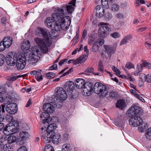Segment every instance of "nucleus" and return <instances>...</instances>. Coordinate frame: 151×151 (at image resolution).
Listing matches in <instances>:
<instances>
[{
    "mask_svg": "<svg viewBox=\"0 0 151 151\" xmlns=\"http://www.w3.org/2000/svg\"><path fill=\"white\" fill-rule=\"evenodd\" d=\"M76 0H72L68 5H63L58 8L52 14V17L47 18L45 21V25L53 31H59L63 28L69 26L71 23L70 18L66 16L72 13L74 10Z\"/></svg>",
    "mask_w": 151,
    "mask_h": 151,
    "instance_id": "f257e3e1",
    "label": "nucleus"
},
{
    "mask_svg": "<svg viewBox=\"0 0 151 151\" xmlns=\"http://www.w3.org/2000/svg\"><path fill=\"white\" fill-rule=\"evenodd\" d=\"M37 35L40 37L42 36L45 42L43 40L38 37L35 38V42L40 48L43 53H46L48 51V47L51 44V42L50 40L51 37L50 33L46 29L41 28L38 31Z\"/></svg>",
    "mask_w": 151,
    "mask_h": 151,
    "instance_id": "f03ea898",
    "label": "nucleus"
},
{
    "mask_svg": "<svg viewBox=\"0 0 151 151\" xmlns=\"http://www.w3.org/2000/svg\"><path fill=\"white\" fill-rule=\"evenodd\" d=\"M56 128L55 124H50L47 129V133L48 142L50 143L51 141L55 144H57L60 140V137L59 135H55V132L54 130ZM48 140V139L47 140Z\"/></svg>",
    "mask_w": 151,
    "mask_h": 151,
    "instance_id": "7ed1b4c3",
    "label": "nucleus"
},
{
    "mask_svg": "<svg viewBox=\"0 0 151 151\" xmlns=\"http://www.w3.org/2000/svg\"><path fill=\"white\" fill-rule=\"evenodd\" d=\"M38 57L36 55H31L26 54V53H21L17 55V62H24L26 63V61H31L33 63H35L38 61Z\"/></svg>",
    "mask_w": 151,
    "mask_h": 151,
    "instance_id": "20e7f679",
    "label": "nucleus"
},
{
    "mask_svg": "<svg viewBox=\"0 0 151 151\" xmlns=\"http://www.w3.org/2000/svg\"><path fill=\"white\" fill-rule=\"evenodd\" d=\"M30 42L28 40H24L22 44L21 49L24 53H26L32 55H36L37 56L40 57V56L41 55V53L39 49H34L32 50V52L29 50L30 48Z\"/></svg>",
    "mask_w": 151,
    "mask_h": 151,
    "instance_id": "39448f33",
    "label": "nucleus"
},
{
    "mask_svg": "<svg viewBox=\"0 0 151 151\" xmlns=\"http://www.w3.org/2000/svg\"><path fill=\"white\" fill-rule=\"evenodd\" d=\"M18 131V129L15 124L10 123L4 127L3 132L6 135H9L12 134H14Z\"/></svg>",
    "mask_w": 151,
    "mask_h": 151,
    "instance_id": "423d86ee",
    "label": "nucleus"
},
{
    "mask_svg": "<svg viewBox=\"0 0 151 151\" xmlns=\"http://www.w3.org/2000/svg\"><path fill=\"white\" fill-rule=\"evenodd\" d=\"M108 89L107 86H104L100 82H96L94 85L93 91L96 94L102 95Z\"/></svg>",
    "mask_w": 151,
    "mask_h": 151,
    "instance_id": "0eeeda50",
    "label": "nucleus"
},
{
    "mask_svg": "<svg viewBox=\"0 0 151 151\" xmlns=\"http://www.w3.org/2000/svg\"><path fill=\"white\" fill-rule=\"evenodd\" d=\"M6 62L10 66H14L16 63L17 54L14 52H9L7 55Z\"/></svg>",
    "mask_w": 151,
    "mask_h": 151,
    "instance_id": "6e6552de",
    "label": "nucleus"
},
{
    "mask_svg": "<svg viewBox=\"0 0 151 151\" xmlns=\"http://www.w3.org/2000/svg\"><path fill=\"white\" fill-rule=\"evenodd\" d=\"M142 111L141 108L137 106H134L131 107L128 110V116L131 117H134V116H139V114Z\"/></svg>",
    "mask_w": 151,
    "mask_h": 151,
    "instance_id": "1a4fd4ad",
    "label": "nucleus"
},
{
    "mask_svg": "<svg viewBox=\"0 0 151 151\" xmlns=\"http://www.w3.org/2000/svg\"><path fill=\"white\" fill-rule=\"evenodd\" d=\"M57 89L55 91L57 96L54 97H57L58 99L60 100H65L67 98V95L66 91L62 88L60 87Z\"/></svg>",
    "mask_w": 151,
    "mask_h": 151,
    "instance_id": "9d476101",
    "label": "nucleus"
},
{
    "mask_svg": "<svg viewBox=\"0 0 151 151\" xmlns=\"http://www.w3.org/2000/svg\"><path fill=\"white\" fill-rule=\"evenodd\" d=\"M117 45V43L115 42L112 46L110 45H104L106 53L110 57H111L115 52Z\"/></svg>",
    "mask_w": 151,
    "mask_h": 151,
    "instance_id": "9b49d317",
    "label": "nucleus"
},
{
    "mask_svg": "<svg viewBox=\"0 0 151 151\" xmlns=\"http://www.w3.org/2000/svg\"><path fill=\"white\" fill-rule=\"evenodd\" d=\"M101 27L99 30V34L100 35L101 37H105L107 35V32L109 31L110 28L107 26V24L106 23L101 22L100 23Z\"/></svg>",
    "mask_w": 151,
    "mask_h": 151,
    "instance_id": "f8f14e48",
    "label": "nucleus"
},
{
    "mask_svg": "<svg viewBox=\"0 0 151 151\" xmlns=\"http://www.w3.org/2000/svg\"><path fill=\"white\" fill-rule=\"evenodd\" d=\"M82 88L83 89L84 95L86 96H89L93 92V84L90 82H87Z\"/></svg>",
    "mask_w": 151,
    "mask_h": 151,
    "instance_id": "ddd939ff",
    "label": "nucleus"
},
{
    "mask_svg": "<svg viewBox=\"0 0 151 151\" xmlns=\"http://www.w3.org/2000/svg\"><path fill=\"white\" fill-rule=\"evenodd\" d=\"M15 103H11L8 104L5 109L6 111L10 114H14L17 111V108Z\"/></svg>",
    "mask_w": 151,
    "mask_h": 151,
    "instance_id": "4468645a",
    "label": "nucleus"
},
{
    "mask_svg": "<svg viewBox=\"0 0 151 151\" xmlns=\"http://www.w3.org/2000/svg\"><path fill=\"white\" fill-rule=\"evenodd\" d=\"M106 92L103 95H100L99 96L100 98H101L104 97H106L107 99L109 100H110L111 99H115L118 96V92L115 91H111L110 92L108 96V92L106 91Z\"/></svg>",
    "mask_w": 151,
    "mask_h": 151,
    "instance_id": "2eb2a0df",
    "label": "nucleus"
},
{
    "mask_svg": "<svg viewBox=\"0 0 151 151\" xmlns=\"http://www.w3.org/2000/svg\"><path fill=\"white\" fill-rule=\"evenodd\" d=\"M47 128H46L45 126V127H42L41 128V130L40 131V135L42 137V140L43 141L44 143H47L48 140L47 135Z\"/></svg>",
    "mask_w": 151,
    "mask_h": 151,
    "instance_id": "dca6fc26",
    "label": "nucleus"
},
{
    "mask_svg": "<svg viewBox=\"0 0 151 151\" xmlns=\"http://www.w3.org/2000/svg\"><path fill=\"white\" fill-rule=\"evenodd\" d=\"M96 16L99 17L101 18L103 17L105 13L104 8L101 5H98L95 8Z\"/></svg>",
    "mask_w": 151,
    "mask_h": 151,
    "instance_id": "f3484780",
    "label": "nucleus"
},
{
    "mask_svg": "<svg viewBox=\"0 0 151 151\" xmlns=\"http://www.w3.org/2000/svg\"><path fill=\"white\" fill-rule=\"evenodd\" d=\"M44 110L48 113H52L54 111V107L52 104L49 103L45 104L43 106Z\"/></svg>",
    "mask_w": 151,
    "mask_h": 151,
    "instance_id": "a211bd4d",
    "label": "nucleus"
},
{
    "mask_svg": "<svg viewBox=\"0 0 151 151\" xmlns=\"http://www.w3.org/2000/svg\"><path fill=\"white\" fill-rule=\"evenodd\" d=\"M53 101L51 102L53 105L54 107L57 109L60 108L62 105V100L58 99L57 97H54Z\"/></svg>",
    "mask_w": 151,
    "mask_h": 151,
    "instance_id": "6ab92c4d",
    "label": "nucleus"
},
{
    "mask_svg": "<svg viewBox=\"0 0 151 151\" xmlns=\"http://www.w3.org/2000/svg\"><path fill=\"white\" fill-rule=\"evenodd\" d=\"M64 87L66 90L71 93L74 88V83L71 81H67L64 85Z\"/></svg>",
    "mask_w": 151,
    "mask_h": 151,
    "instance_id": "aec40b11",
    "label": "nucleus"
},
{
    "mask_svg": "<svg viewBox=\"0 0 151 151\" xmlns=\"http://www.w3.org/2000/svg\"><path fill=\"white\" fill-rule=\"evenodd\" d=\"M2 42L5 48H8L12 44V38L9 36L6 37L3 39Z\"/></svg>",
    "mask_w": 151,
    "mask_h": 151,
    "instance_id": "412c9836",
    "label": "nucleus"
},
{
    "mask_svg": "<svg viewBox=\"0 0 151 151\" xmlns=\"http://www.w3.org/2000/svg\"><path fill=\"white\" fill-rule=\"evenodd\" d=\"M86 83L84 80L82 78H78L76 80V81L75 82L76 86L79 89H81L83 88Z\"/></svg>",
    "mask_w": 151,
    "mask_h": 151,
    "instance_id": "4be33fe9",
    "label": "nucleus"
},
{
    "mask_svg": "<svg viewBox=\"0 0 151 151\" xmlns=\"http://www.w3.org/2000/svg\"><path fill=\"white\" fill-rule=\"evenodd\" d=\"M126 104L124 100L123 99H119L117 100L116 106L120 109L123 110L125 108Z\"/></svg>",
    "mask_w": 151,
    "mask_h": 151,
    "instance_id": "5701e85b",
    "label": "nucleus"
},
{
    "mask_svg": "<svg viewBox=\"0 0 151 151\" xmlns=\"http://www.w3.org/2000/svg\"><path fill=\"white\" fill-rule=\"evenodd\" d=\"M20 139L21 141H24L29 139L30 135L29 133L26 131H22L19 133Z\"/></svg>",
    "mask_w": 151,
    "mask_h": 151,
    "instance_id": "b1692460",
    "label": "nucleus"
},
{
    "mask_svg": "<svg viewBox=\"0 0 151 151\" xmlns=\"http://www.w3.org/2000/svg\"><path fill=\"white\" fill-rule=\"evenodd\" d=\"M132 36L130 35L125 36L122 40L120 43V45L121 46L126 44L128 41L130 40L132 38Z\"/></svg>",
    "mask_w": 151,
    "mask_h": 151,
    "instance_id": "393cba45",
    "label": "nucleus"
},
{
    "mask_svg": "<svg viewBox=\"0 0 151 151\" xmlns=\"http://www.w3.org/2000/svg\"><path fill=\"white\" fill-rule=\"evenodd\" d=\"M143 66L142 64L138 63L136 68V70L134 72V75L135 76H138L139 75V73L142 72V70Z\"/></svg>",
    "mask_w": 151,
    "mask_h": 151,
    "instance_id": "a878e982",
    "label": "nucleus"
},
{
    "mask_svg": "<svg viewBox=\"0 0 151 151\" xmlns=\"http://www.w3.org/2000/svg\"><path fill=\"white\" fill-rule=\"evenodd\" d=\"M88 54H87L85 55H84L83 56H81L80 58L76 60L75 64H78L79 63H83L85 62L87 58V55Z\"/></svg>",
    "mask_w": 151,
    "mask_h": 151,
    "instance_id": "bb28decb",
    "label": "nucleus"
},
{
    "mask_svg": "<svg viewBox=\"0 0 151 151\" xmlns=\"http://www.w3.org/2000/svg\"><path fill=\"white\" fill-rule=\"evenodd\" d=\"M40 117L42 119V121L48 120L49 119L50 115L47 112H43L40 114Z\"/></svg>",
    "mask_w": 151,
    "mask_h": 151,
    "instance_id": "cd10ccee",
    "label": "nucleus"
},
{
    "mask_svg": "<svg viewBox=\"0 0 151 151\" xmlns=\"http://www.w3.org/2000/svg\"><path fill=\"white\" fill-rule=\"evenodd\" d=\"M72 147L69 144H65L62 147V151H71Z\"/></svg>",
    "mask_w": 151,
    "mask_h": 151,
    "instance_id": "c85d7f7f",
    "label": "nucleus"
},
{
    "mask_svg": "<svg viewBox=\"0 0 151 151\" xmlns=\"http://www.w3.org/2000/svg\"><path fill=\"white\" fill-rule=\"evenodd\" d=\"M16 66L19 70H22L23 69L26 64V63L22 62H16Z\"/></svg>",
    "mask_w": 151,
    "mask_h": 151,
    "instance_id": "c756f323",
    "label": "nucleus"
},
{
    "mask_svg": "<svg viewBox=\"0 0 151 151\" xmlns=\"http://www.w3.org/2000/svg\"><path fill=\"white\" fill-rule=\"evenodd\" d=\"M137 120V122L136 123H134V127H136L138 126H139L142 123L143 120L141 117L139 116H137V118H136Z\"/></svg>",
    "mask_w": 151,
    "mask_h": 151,
    "instance_id": "7c9ffc66",
    "label": "nucleus"
},
{
    "mask_svg": "<svg viewBox=\"0 0 151 151\" xmlns=\"http://www.w3.org/2000/svg\"><path fill=\"white\" fill-rule=\"evenodd\" d=\"M119 6L117 4H113L111 7V9L112 11L114 12H117L119 10Z\"/></svg>",
    "mask_w": 151,
    "mask_h": 151,
    "instance_id": "2f4dec72",
    "label": "nucleus"
},
{
    "mask_svg": "<svg viewBox=\"0 0 151 151\" xmlns=\"http://www.w3.org/2000/svg\"><path fill=\"white\" fill-rule=\"evenodd\" d=\"M22 76H8L6 77V80L10 81H13L16 80L17 78L21 77Z\"/></svg>",
    "mask_w": 151,
    "mask_h": 151,
    "instance_id": "473e14b6",
    "label": "nucleus"
},
{
    "mask_svg": "<svg viewBox=\"0 0 151 151\" xmlns=\"http://www.w3.org/2000/svg\"><path fill=\"white\" fill-rule=\"evenodd\" d=\"M17 140V137L14 136H10L7 138V141L9 143H12L15 142Z\"/></svg>",
    "mask_w": 151,
    "mask_h": 151,
    "instance_id": "72a5a7b5",
    "label": "nucleus"
},
{
    "mask_svg": "<svg viewBox=\"0 0 151 151\" xmlns=\"http://www.w3.org/2000/svg\"><path fill=\"white\" fill-rule=\"evenodd\" d=\"M137 118V116H134V117H132L129 119V123L130 125L132 127H134V125L135 123H137V120L136 118Z\"/></svg>",
    "mask_w": 151,
    "mask_h": 151,
    "instance_id": "f704fd0d",
    "label": "nucleus"
},
{
    "mask_svg": "<svg viewBox=\"0 0 151 151\" xmlns=\"http://www.w3.org/2000/svg\"><path fill=\"white\" fill-rule=\"evenodd\" d=\"M44 151H54V150L51 145L47 144L45 147Z\"/></svg>",
    "mask_w": 151,
    "mask_h": 151,
    "instance_id": "c9c22d12",
    "label": "nucleus"
},
{
    "mask_svg": "<svg viewBox=\"0 0 151 151\" xmlns=\"http://www.w3.org/2000/svg\"><path fill=\"white\" fill-rule=\"evenodd\" d=\"M145 136L147 139H151V128L147 129L146 132Z\"/></svg>",
    "mask_w": 151,
    "mask_h": 151,
    "instance_id": "e433bc0d",
    "label": "nucleus"
},
{
    "mask_svg": "<svg viewBox=\"0 0 151 151\" xmlns=\"http://www.w3.org/2000/svg\"><path fill=\"white\" fill-rule=\"evenodd\" d=\"M110 36L114 38H118L120 37V33L118 32H115L111 33Z\"/></svg>",
    "mask_w": 151,
    "mask_h": 151,
    "instance_id": "4c0bfd02",
    "label": "nucleus"
},
{
    "mask_svg": "<svg viewBox=\"0 0 151 151\" xmlns=\"http://www.w3.org/2000/svg\"><path fill=\"white\" fill-rule=\"evenodd\" d=\"M104 15L106 19L108 20H110L113 18L111 14L109 12H107L106 14L104 13Z\"/></svg>",
    "mask_w": 151,
    "mask_h": 151,
    "instance_id": "58836bf2",
    "label": "nucleus"
},
{
    "mask_svg": "<svg viewBox=\"0 0 151 151\" xmlns=\"http://www.w3.org/2000/svg\"><path fill=\"white\" fill-rule=\"evenodd\" d=\"M114 124L117 126L122 127L123 126L124 123L123 121L117 120L115 122Z\"/></svg>",
    "mask_w": 151,
    "mask_h": 151,
    "instance_id": "ea45409f",
    "label": "nucleus"
},
{
    "mask_svg": "<svg viewBox=\"0 0 151 151\" xmlns=\"http://www.w3.org/2000/svg\"><path fill=\"white\" fill-rule=\"evenodd\" d=\"M142 64L143 67H145L147 68L150 69L151 68V64L149 62H147L146 61H144Z\"/></svg>",
    "mask_w": 151,
    "mask_h": 151,
    "instance_id": "a19ab883",
    "label": "nucleus"
},
{
    "mask_svg": "<svg viewBox=\"0 0 151 151\" xmlns=\"http://www.w3.org/2000/svg\"><path fill=\"white\" fill-rule=\"evenodd\" d=\"M104 67L101 60H100L98 64V70L102 71L104 70Z\"/></svg>",
    "mask_w": 151,
    "mask_h": 151,
    "instance_id": "79ce46f5",
    "label": "nucleus"
},
{
    "mask_svg": "<svg viewBox=\"0 0 151 151\" xmlns=\"http://www.w3.org/2000/svg\"><path fill=\"white\" fill-rule=\"evenodd\" d=\"M44 121V122H43L42 123V127H45H45L47 128L50 124H55L54 123L50 124L48 122V120H45Z\"/></svg>",
    "mask_w": 151,
    "mask_h": 151,
    "instance_id": "37998d69",
    "label": "nucleus"
},
{
    "mask_svg": "<svg viewBox=\"0 0 151 151\" xmlns=\"http://www.w3.org/2000/svg\"><path fill=\"white\" fill-rule=\"evenodd\" d=\"M46 77L48 79L51 78L55 76V74L53 73H48L46 74Z\"/></svg>",
    "mask_w": 151,
    "mask_h": 151,
    "instance_id": "c03bdc74",
    "label": "nucleus"
},
{
    "mask_svg": "<svg viewBox=\"0 0 151 151\" xmlns=\"http://www.w3.org/2000/svg\"><path fill=\"white\" fill-rule=\"evenodd\" d=\"M145 80V81H146L147 82L150 83L151 82V74H148L146 76Z\"/></svg>",
    "mask_w": 151,
    "mask_h": 151,
    "instance_id": "a18cd8bd",
    "label": "nucleus"
},
{
    "mask_svg": "<svg viewBox=\"0 0 151 151\" xmlns=\"http://www.w3.org/2000/svg\"><path fill=\"white\" fill-rule=\"evenodd\" d=\"M125 67L129 69L133 68L134 67V65L130 62H128L127 63Z\"/></svg>",
    "mask_w": 151,
    "mask_h": 151,
    "instance_id": "49530a36",
    "label": "nucleus"
},
{
    "mask_svg": "<svg viewBox=\"0 0 151 151\" xmlns=\"http://www.w3.org/2000/svg\"><path fill=\"white\" fill-rule=\"evenodd\" d=\"M69 134L67 133H64L63 136V139L64 141H66L68 140L69 137Z\"/></svg>",
    "mask_w": 151,
    "mask_h": 151,
    "instance_id": "de8ad7c7",
    "label": "nucleus"
},
{
    "mask_svg": "<svg viewBox=\"0 0 151 151\" xmlns=\"http://www.w3.org/2000/svg\"><path fill=\"white\" fill-rule=\"evenodd\" d=\"M8 100V101H7L6 100V99H4L2 95H0V102H2L4 101H5L8 102H11L10 101L11 100V99L9 97Z\"/></svg>",
    "mask_w": 151,
    "mask_h": 151,
    "instance_id": "09e8293b",
    "label": "nucleus"
},
{
    "mask_svg": "<svg viewBox=\"0 0 151 151\" xmlns=\"http://www.w3.org/2000/svg\"><path fill=\"white\" fill-rule=\"evenodd\" d=\"M73 71V69L72 68H71L70 69L68 70L65 73L62 75L61 76V77L64 76L66 75H67L70 73L72 72Z\"/></svg>",
    "mask_w": 151,
    "mask_h": 151,
    "instance_id": "8fccbe9b",
    "label": "nucleus"
},
{
    "mask_svg": "<svg viewBox=\"0 0 151 151\" xmlns=\"http://www.w3.org/2000/svg\"><path fill=\"white\" fill-rule=\"evenodd\" d=\"M115 73L119 77L121 78H124L125 77V76H122L120 75V70L117 69V70H116V71L115 72Z\"/></svg>",
    "mask_w": 151,
    "mask_h": 151,
    "instance_id": "3c124183",
    "label": "nucleus"
},
{
    "mask_svg": "<svg viewBox=\"0 0 151 151\" xmlns=\"http://www.w3.org/2000/svg\"><path fill=\"white\" fill-rule=\"evenodd\" d=\"M96 43L101 46L103 45L104 43V40L103 39H99L96 42Z\"/></svg>",
    "mask_w": 151,
    "mask_h": 151,
    "instance_id": "603ef678",
    "label": "nucleus"
},
{
    "mask_svg": "<svg viewBox=\"0 0 151 151\" xmlns=\"http://www.w3.org/2000/svg\"><path fill=\"white\" fill-rule=\"evenodd\" d=\"M93 68L92 67H91L87 69L86 70L85 72L86 73H93Z\"/></svg>",
    "mask_w": 151,
    "mask_h": 151,
    "instance_id": "864d4df0",
    "label": "nucleus"
},
{
    "mask_svg": "<svg viewBox=\"0 0 151 151\" xmlns=\"http://www.w3.org/2000/svg\"><path fill=\"white\" fill-rule=\"evenodd\" d=\"M6 91V88L2 86H0V93L4 94Z\"/></svg>",
    "mask_w": 151,
    "mask_h": 151,
    "instance_id": "5fc2aeb1",
    "label": "nucleus"
},
{
    "mask_svg": "<svg viewBox=\"0 0 151 151\" xmlns=\"http://www.w3.org/2000/svg\"><path fill=\"white\" fill-rule=\"evenodd\" d=\"M5 105L4 104H2L1 105H0V114H1V111L2 113H4L5 112Z\"/></svg>",
    "mask_w": 151,
    "mask_h": 151,
    "instance_id": "6e6d98bb",
    "label": "nucleus"
},
{
    "mask_svg": "<svg viewBox=\"0 0 151 151\" xmlns=\"http://www.w3.org/2000/svg\"><path fill=\"white\" fill-rule=\"evenodd\" d=\"M146 76L145 74L143 73H142L140 75V81L142 82H144L145 81V78Z\"/></svg>",
    "mask_w": 151,
    "mask_h": 151,
    "instance_id": "4d7b16f0",
    "label": "nucleus"
},
{
    "mask_svg": "<svg viewBox=\"0 0 151 151\" xmlns=\"http://www.w3.org/2000/svg\"><path fill=\"white\" fill-rule=\"evenodd\" d=\"M17 151H27V149L26 147L24 146L19 148Z\"/></svg>",
    "mask_w": 151,
    "mask_h": 151,
    "instance_id": "13d9d810",
    "label": "nucleus"
},
{
    "mask_svg": "<svg viewBox=\"0 0 151 151\" xmlns=\"http://www.w3.org/2000/svg\"><path fill=\"white\" fill-rule=\"evenodd\" d=\"M135 96L138 99L142 101L143 102H145V100L138 94H136Z\"/></svg>",
    "mask_w": 151,
    "mask_h": 151,
    "instance_id": "bf43d9fd",
    "label": "nucleus"
},
{
    "mask_svg": "<svg viewBox=\"0 0 151 151\" xmlns=\"http://www.w3.org/2000/svg\"><path fill=\"white\" fill-rule=\"evenodd\" d=\"M57 65L56 64H54L53 65L50 67L49 68V70H55L57 68Z\"/></svg>",
    "mask_w": 151,
    "mask_h": 151,
    "instance_id": "052dcab7",
    "label": "nucleus"
},
{
    "mask_svg": "<svg viewBox=\"0 0 151 151\" xmlns=\"http://www.w3.org/2000/svg\"><path fill=\"white\" fill-rule=\"evenodd\" d=\"M116 17L117 18L122 19L124 17V15L122 13H118L116 14Z\"/></svg>",
    "mask_w": 151,
    "mask_h": 151,
    "instance_id": "680f3d73",
    "label": "nucleus"
},
{
    "mask_svg": "<svg viewBox=\"0 0 151 151\" xmlns=\"http://www.w3.org/2000/svg\"><path fill=\"white\" fill-rule=\"evenodd\" d=\"M68 60L67 59H64L61 60L59 63V65L60 66L62 65L65 62H66Z\"/></svg>",
    "mask_w": 151,
    "mask_h": 151,
    "instance_id": "e2e57ef3",
    "label": "nucleus"
},
{
    "mask_svg": "<svg viewBox=\"0 0 151 151\" xmlns=\"http://www.w3.org/2000/svg\"><path fill=\"white\" fill-rule=\"evenodd\" d=\"M35 78L38 81H40L43 79V78L42 75H40L39 76H35Z\"/></svg>",
    "mask_w": 151,
    "mask_h": 151,
    "instance_id": "0e129e2a",
    "label": "nucleus"
},
{
    "mask_svg": "<svg viewBox=\"0 0 151 151\" xmlns=\"http://www.w3.org/2000/svg\"><path fill=\"white\" fill-rule=\"evenodd\" d=\"M108 0H101V3L102 5L106 6V5L108 4Z\"/></svg>",
    "mask_w": 151,
    "mask_h": 151,
    "instance_id": "69168bd1",
    "label": "nucleus"
},
{
    "mask_svg": "<svg viewBox=\"0 0 151 151\" xmlns=\"http://www.w3.org/2000/svg\"><path fill=\"white\" fill-rule=\"evenodd\" d=\"M6 118L9 122L12 121L13 120V117L12 116L7 115Z\"/></svg>",
    "mask_w": 151,
    "mask_h": 151,
    "instance_id": "338daca9",
    "label": "nucleus"
},
{
    "mask_svg": "<svg viewBox=\"0 0 151 151\" xmlns=\"http://www.w3.org/2000/svg\"><path fill=\"white\" fill-rule=\"evenodd\" d=\"M145 46L147 48L151 49V44L147 42H145Z\"/></svg>",
    "mask_w": 151,
    "mask_h": 151,
    "instance_id": "774afa93",
    "label": "nucleus"
}]
</instances>
